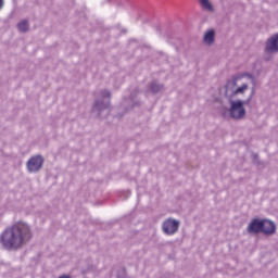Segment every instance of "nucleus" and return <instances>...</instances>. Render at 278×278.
<instances>
[{
	"instance_id": "obj_3",
	"label": "nucleus",
	"mask_w": 278,
	"mask_h": 278,
	"mask_svg": "<svg viewBox=\"0 0 278 278\" xmlns=\"http://www.w3.org/2000/svg\"><path fill=\"white\" fill-rule=\"evenodd\" d=\"M110 97L111 93L108 90H103L99 93V99L93 105V112H103V110H108L110 108Z\"/></svg>"
},
{
	"instance_id": "obj_14",
	"label": "nucleus",
	"mask_w": 278,
	"mask_h": 278,
	"mask_svg": "<svg viewBox=\"0 0 278 278\" xmlns=\"http://www.w3.org/2000/svg\"><path fill=\"white\" fill-rule=\"evenodd\" d=\"M59 278H71L70 276H61Z\"/></svg>"
},
{
	"instance_id": "obj_5",
	"label": "nucleus",
	"mask_w": 278,
	"mask_h": 278,
	"mask_svg": "<svg viewBox=\"0 0 278 278\" xmlns=\"http://www.w3.org/2000/svg\"><path fill=\"white\" fill-rule=\"evenodd\" d=\"M42 164H45V160L42 156L37 155L33 156L28 162H27V168L29 173H38L40 168H42Z\"/></svg>"
},
{
	"instance_id": "obj_12",
	"label": "nucleus",
	"mask_w": 278,
	"mask_h": 278,
	"mask_svg": "<svg viewBox=\"0 0 278 278\" xmlns=\"http://www.w3.org/2000/svg\"><path fill=\"white\" fill-rule=\"evenodd\" d=\"M151 92H160L162 90V85H157L156 83H152L150 86Z\"/></svg>"
},
{
	"instance_id": "obj_7",
	"label": "nucleus",
	"mask_w": 278,
	"mask_h": 278,
	"mask_svg": "<svg viewBox=\"0 0 278 278\" xmlns=\"http://www.w3.org/2000/svg\"><path fill=\"white\" fill-rule=\"evenodd\" d=\"M263 220L253 219L248 226L249 233H260L262 231Z\"/></svg>"
},
{
	"instance_id": "obj_10",
	"label": "nucleus",
	"mask_w": 278,
	"mask_h": 278,
	"mask_svg": "<svg viewBox=\"0 0 278 278\" xmlns=\"http://www.w3.org/2000/svg\"><path fill=\"white\" fill-rule=\"evenodd\" d=\"M214 37H215L214 30H208V31L204 35V42H205L206 45H213V43H214Z\"/></svg>"
},
{
	"instance_id": "obj_4",
	"label": "nucleus",
	"mask_w": 278,
	"mask_h": 278,
	"mask_svg": "<svg viewBox=\"0 0 278 278\" xmlns=\"http://www.w3.org/2000/svg\"><path fill=\"white\" fill-rule=\"evenodd\" d=\"M163 231L166 236H174L179 231V223L177 219L169 218L163 223Z\"/></svg>"
},
{
	"instance_id": "obj_2",
	"label": "nucleus",
	"mask_w": 278,
	"mask_h": 278,
	"mask_svg": "<svg viewBox=\"0 0 278 278\" xmlns=\"http://www.w3.org/2000/svg\"><path fill=\"white\" fill-rule=\"evenodd\" d=\"M29 240H31V228L27 223L17 222L2 232L0 242L4 249L10 251L21 249Z\"/></svg>"
},
{
	"instance_id": "obj_1",
	"label": "nucleus",
	"mask_w": 278,
	"mask_h": 278,
	"mask_svg": "<svg viewBox=\"0 0 278 278\" xmlns=\"http://www.w3.org/2000/svg\"><path fill=\"white\" fill-rule=\"evenodd\" d=\"M244 77H249V79L255 81V78H253V74H237L228 79L225 86L219 89L220 94H224L229 101L230 116L236 121L244 118V116L247 115V110H244V105H247V103L251 101V97H253L252 93L248 101L240 100L242 99V97H244V94H247V92H249V83L244 81Z\"/></svg>"
},
{
	"instance_id": "obj_13",
	"label": "nucleus",
	"mask_w": 278,
	"mask_h": 278,
	"mask_svg": "<svg viewBox=\"0 0 278 278\" xmlns=\"http://www.w3.org/2000/svg\"><path fill=\"white\" fill-rule=\"evenodd\" d=\"M3 8V0H0V10Z\"/></svg>"
},
{
	"instance_id": "obj_11",
	"label": "nucleus",
	"mask_w": 278,
	"mask_h": 278,
	"mask_svg": "<svg viewBox=\"0 0 278 278\" xmlns=\"http://www.w3.org/2000/svg\"><path fill=\"white\" fill-rule=\"evenodd\" d=\"M199 3L202 5L203 10H207L208 12H212V3H210V0H198Z\"/></svg>"
},
{
	"instance_id": "obj_9",
	"label": "nucleus",
	"mask_w": 278,
	"mask_h": 278,
	"mask_svg": "<svg viewBox=\"0 0 278 278\" xmlns=\"http://www.w3.org/2000/svg\"><path fill=\"white\" fill-rule=\"evenodd\" d=\"M17 29L18 31H22L23 34H25V31L29 30V22L27 20H22L17 24Z\"/></svg>"
},
{
	"instance_id": "obj_6",
	"label": "nucleus",
	"mask_w": 278,
	"mask_h": 278,
	"mask_svg": "<svg viewBox=\"0 0 278 278\" xmlns=\"http://www.w3.org/2000/svg\"><path fill=\"white\" fill-rule=\"evenodd\" d=\"M265 53H278V34L267 40Z\"/></svg>"
},
{
	"instance_id": "obj_8",
	"label": "nucleus",
	"mask_w": 278,
	"mask_h": 278,
	"mask_svg": "<svg viewBox=\"0 0 278 278\" xmlns=\"http://www.w3.org/2000/svg\"><path fill=\"white\" fill-rule=\"evenodd\" d=\"M275 229H276L275 223H273L268 219L263 220V226L261 228V231H263V233L270 236V235L275 233Z\"/></svg>"
}]
</instances>
